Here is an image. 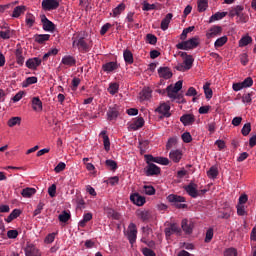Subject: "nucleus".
<instances>
[{
	"instance_id": "8",
	"label": "nucleus",
	"mask_w": 256,
	"mask_h": 256,
	"mask_svg": "<svg viewBox=\"0 0 256 256\" xmlns=\"http://www.w3.org/2000/svg\"><path fill=\"white\" fill-rule=\"evenodd\" d=\"M128 241L131 245L137 241V225L135 223H130L128 226Z\"/></svg>"
},
{
	"instance_id": "48",
	"label": "nucleus",
	"mask_w": 256,
	"mask_h": 256,
	"mask_svg": "<svg viewBox=\"0 0 256 256\" xmlns=\"http://www.w3.org/2000/svg\"><path fill=\"white\" fill-rule=\"evenodd\" d=\"M15 125H21V117H12L8 120V126L15 127Z\"/></svg>"
},
{
	"instance_id": "20",
	"label": "nucleus",
	"mask_w": 256,
	"mask_h": 256,
	"mask_svg": "<svg viewBox=\"0 0 256 256\" xmlns=\"http://www.w3.org/2000/svg\"><path fill=\"white\" fill-rule=\"evenodd\" d=\"M119 117V107H109L107 111V119L108 121H115Z\"/></svg>"
},
{
	"instance_id": "35",
	"label": "nucleus",
	"mask_w": 256,
	"mask_h": 256,
	"mask_svg": "<svg viewBox=\"0 0 256 256\" xmlns=\"http://www.w3.org/2000/svg\"><path fill=\"white\" fill-rule=\"evenodd\" d=\"M37 193V190L35 188H24L21 192L22 197H33Z\"/></svg>"
},
{
	"instance_id": "43",
	"label": "nucleus",
	"mask_w": 256,
	"mask_h": 256,
	"mask_svg": "<svg viewBox=\"0 0 256 256\" xmlns=\"http://www.w3.org/2000/svg\"><path fill=\"white\" fill-rule=\"evenodd\" d=\"M251 41H253V38H251L250 36H244L239 41V47H247V45H249Z\"/></svg>"
},
{
	"instance_id": "30",
	"label": "nucleus",
	"mask_w": 256,
	"mask_h": 256,
	"mask_svg": "<svg viewBox=\"0 0 256 256\" xmlns=\"http://www.w3.org/2000/svg\"><path fill=\"white\" fill-rule=\"evenodd\" d=\"M25 11H27L26 6H17L13 10L12 17H14V19H18V17H21Z\"/></svg>"
},
{
	"instance_id": "17",
	"label": "nucleus",
	"mask_w": 256,
	"mask_h": 256,
	"mask_svg": "<svg viewBox=\"0 0 256 256\" xmlns=\"http://www.w3.org/2000/svg\"><path fill=\"white\" fill-rule=\"evenodd\" d=\"M158 75L162 79H171V77H173V72L169 67H160L158 69Z\"/></svg>"
},
{
	"instance_id": "55",
	"label": "nucleus",
	"mask_w": 256,
	"mask_h": 256,
	"mask_svg": "<svg viewBox=\"0 0 256 256\" xmlns=\"http://www.w3.org/2000/svg\"><path fill=\"white\" fill-rule=\"evenodd\" d=\"M237 255H238L237 250L233 247L227 248L224 251V256H237Z\"/></svg>"
},
{
	"instance_id": "61",
	"label": "nucleus",
	"mask_w": 256,
	"mask_h": 256,
	"mask_svg": "<svg viewBox=\"0 0 256 256\" xmlns=\"http://www.w3.org/2000/svg\"><path fill=\"white\" fill-rule=\"evenodd\" d=\"M76 203L78 209H85V200L83 199V197L78 196L76 199Z\"/></svg>"
},
{
	"instance_id": "51",
	"label": "nucleus",
	"mask_w": 256,
	"mask_h": 256,
	"mask_svg": "<svg viewBox=\"0 0 256 256\" xmlns=\"http://www.w3.org/2000/svg\"><path fill=\"white\" fill-rule=\"evenodd\" d=\"M106 167H109L111 171H116L117 169V162L111 159L106 160L105 162Z\"/></svg>"
},
{
	"instance_id": "52",
	"label": "nucleus",
	"mask_w": 256,
	"mask_h": 256,
	"mask_svg": "<svg viewBox=\"0 0 256 256\" xmlns=\"http://www.w3.org/2000/svg\"><path fill=\"white\" fill-rule=\"evenodd\" d=\"M26 25H28V27L35 25V16H33V14L26 15Z\"/></svg>"
},
{
	"instance_id": "26",
	"label": "nucleus",
	"mask_w": 256,
	"mask_h": 256,
	"mask_svg": "<svg viewBox=\"0 0 256 256\" xmlns=\"http://www.w3.org/2000/svg\"><path fill=\"white\" fill-rule=\"evenodd\" d=\"M32 109L34 111H43V102L39 97L32 98Z\"/></svg>"
},
{
	"instance_id": "16",
	"label": "nucleus",
	"mask_w": 256,
	"mask_h": 256,
	"mask_svg": "<svg viewBox=\"0 0 256 256\" xmlns=\"http://www.w3.org/2000/svg\"><path fill=\"white\" fill-rule=\"evenodd\" d=\"M161 168L155 164H149L146 167V175L147 177H153V175H160Z\"/></svg>"
},
{
	"instance_id": "28",
	"label": "nucleus",
	"mask_w": 256,
	"mask_h": 256,
	"mask_svg": "<svg viewBox=\"0 0 256 256\" xmlns=\"http://www.w3.org/2000/svg\"><path fill=\"white\" fill-rule=\"evenodd\" d=\"M125 9H126L125 3H120L116 8L112 10V13H110V15H112V17H119V15H121V13L125 11Z\"/></svg>"
},
{
	"instance_id": "12",
	"label": "nucleus",
	"mask_w": 256,
	"mask_h": 256,
	"mask_svg": "<svg viewBox=\"0 0 256 256\" xmlns=\"http://www.w3.org/2000/svg\"><path fill=\"white\" fill-rule=\"evenodd\" d=\"M43 60H41V58L38 57H34V58H29L26 61V67L28 69H32L33 71L37 70V67H39L41 65Z\"/></svg>"
},
{
	"instance_id": "53",
	"label": "nucleus",
	"mask_w": 256,
	"mask_h": 256,
	"mask_svg": "<svg viewBox=\"0 0 256 256\" xmlns=\"http://www.w3.org/2000/svg\"><path fill=\"white\" fill-rule=\"evenodd\" d=\"M146 41L150 45H155V43H157V36L153 35V34H147L146 35Z\"/></svg>"
},
{
	"instance_id": "46",
	"label": "nucleus",
	"mask_w": 256,
	"mask_h": 256,
	"mask_svg": "<svg viewBox=\"0 0 256 256\" xmlns=\"http://www.w3.org/2000/svg\"><path fill=\"white\" fill-rule=\"evenodd\" d=\"M35 83H37V77L35 76H31L28 77L23 83V87H29V85H35Z\"/></svg>"
},
{
	"instance_id": "42",
	"label": "nucleus",
	"mask_w": 256,
	"mask_h": 256,
	"mask_svg": "<svg viewBox=\"0 0 256 256\" xmlns=\"http://www.w3.org/2000/svg\"><path fill=\"white\" fill-rule=\"evenodd\" d=\"M108 93H110V95H115L117 93H119V84L117 83H110L109 87H108Z\"/></svg>"
},
{
	"instance_id": "62",
	"label": "nucleus",
	"mask_w": 256,
	"mask_h": 256,
	"mask_svg": "<svg viewBox=\"0 0 256 256\" xmlns=\"http://www.w3.org/2000/svg\"><path fill=\"white\" fill-rule=\"evenodd\" d=\"M53 241H55V233L48 234L44 239V242L48 245H50V243H53Z\"/></svg>"
},
{
	"instance_id": "37",
	"label": "nucleus",
	"mask_w": 256,
	"mask_h": 256,
	"mask_svg": "<svg viewBox=\"0 0 256 256\" xmlns=\"http://www.w3.org/2000/svg\"><path fill=\"white\" fill-rule=\"evenodd\" d=\"M137 217H139V219H141L142 221H149V219L151 218V213H149V211L147 210L138 211Z\"/></svg>"
},
{
	"instance_id": "36",
	"label": "nucleus",
	"mask_w": 256,
	"mask_h": 256,
	"mask_svg": "<svg viewBox=\"0 0 256 256\" xmlns=\"http://www.w3.org/2000/svg\"><path fill=\"white\" fill-rule=\"evenodd\" d=\"M207 175L209 179H217V176L219 175V168L217 166H212L208 171Z\"/></svg>"
},
{
	"instance_id": "60",
	"label": "nucleus",
	"mask_w": 256,
	"mask_h": 256,
	"mask_svg": "<svg viewBox=\"0 0 256 256\" xmlns=\"http://www.w3.org/2000/svg\"><path fill=\"white\" fill-rule=\"evenodd\" d=\"M48 194L51 197H55V195H57V185L52 184L49 188H48Z\"/></svg>"
},
{
	"instance_id": "21",
	"label": "nucleus",
	"mask_w": 256,
	"mask_h": 256,
	"mask_svg": "<svg viewBox=\"0 0 256 256\" xmlns=\"http://www.w3.org/2000/svg\"><path fill=\"white\" fill-rule=\"evenodd\" d=\"M180 121H181V123H183V125L185 127H187L189 125H193L195 123V115H193V114H184L180 117Z\"/></svg>"
},
{
	"instance_id": "58",
	"label": "nucleus",
	"mask_w": 256,
	"mask_h": 256,
	"mask_svg": "<svg viewBox=\"0 0 256 256\" xmlns=\"http://www.w3.org/2000/svg\"><path fill=\"white\" fill-rule=\"evenodd\" d=\"M67 165L65 162H59L58 165L54 168L55 173H61V171H65Z\"/></svg>"
},
{
	"instance_id": "3",
	"label": "nucleus",
	"mask_w": 256,
	"mask_h": 256,
	"mask_svg": "<svg viewBox=\"0 0 256 256\" xmlns=\"http://www.w3.org/2000/svg\"><path fill=\"white\" fill-rule=\"evenodd\" d=\"M169 203H173L174 206H176L177 209H186L187 204H182L185 203V197L175 195V194H170L167 197Z\"/></svg>"
},
{
	"instance_id": "56",
	"label": "nucleus",
	"mask_w": 256,
	"mask_h": 256,
	"mask_svg": "<svg viewBox=\"0 0 256 256\" xmlns=\"http://www.w3.org/2000/svg\"><path fill=\"white\" fill-rule=\"evenodd\" d=\"M154 163L159 165H169V160L165 157H156Z\"/></svg>"
},
{
	"instance_id": "23",
	"label": "nucleus",
	"mask_w": 256,
	"mask_h": 256,
	"mask_svg": "<svg viewBox=\"0 0 256 256\" xmlns=\"http://www.w3.org/2000/svg\"><path fill=\"white\" fill-rule=\"evenodd\" d=\"M117 69H119L117 62H107L102 66V70L105 73H113V71H117Z\"/></svg>"
},
{
	"instance_id": "33",
	"label": "nucleus",
	"mask_w": 256,
	"mask_h": 256,
	"mask_svg": "<svg viewBox=\"0 0 256 256\" xmlns=\"http://www.w3.org/2000/svg\"><path fill=\"white\" fill-rule=\"evenodd\" d=\"M204 94L206 99H212L213 98V90L211 89V83L206 82L203 86Z\"/></svg>"
},
{
	"instance_id": "10",
	"label": "nucleus",
	"mask_w": 256,
	"mask_h": 256,
	"mask_svg": "<svg viewBox=\"0 0 256 256\" xmlns=\"http://www.w3.org/2000/svg\"><path fill=\"white\" fill-rule=\"evenodd\" d=\"M169 111H171V106L166 103H163L158 108H156V113H159L161 115V118L171 117V112Z\"/></svg>"
},
{
	"instance_id": "7",
	"label": "nucleus",
	"mask_w": 256,
	"mask_h": 256,
	"mask_svg": "<svg viewBox=\"0 0 256 256\" xmlns=\"http://www.w3.org/2000/svg\"><path fill=\"white\" fill-rule=\"evenodd\" d=\"M183 89V81L179 80L175 83V85H169L166 88L168 97H175V93H179V90Z\"/></svg>"
},
{
	"instance_id": "11",
	"label": "nucleus",
	"mask_w": 256,
	"mask_h": 256,
	"mask_svg": "<svg viewBox=\"0 0 256 256\" xmlns=\"http://www.w3.org/2000/svg\"><path fill=\"white\" fill-rule=\"evenodd\" d=\"M185 191L190 195V197H193V199H197L200 195L199 190H197V184L193 182L185 187Z\"/></svg>"
},
{
	"instance_id": "57",
	"label": "nucleus",
	"mask_w": 256,
	"mask_h": 256,
	"mask_svg": "<svg viewBox=\"0 0 256 256\" xmlns=\"http://www.w3.org/2000/svg\"><path fill=\"white\" fill-rule=\"evenodd\" d=\"M43 207H45V203L39 202L36 209L34 210V217H37V215H41V211H43Z\"/></svg>"
},
{
	"instance_id": "32",
	"label": "nucleus",
	"mask_w": 256,
	"mask_h": 256,
	"mask_svg": "<svg viewBox=\"0 0 256 256\" xmlns=\"http://www.w3.org/2000/svg\"><path fill=\"white\" fill-rule=\"evenodd\" d=\"M100 135H102L103 138V145L105 151H109L111 149V141L109 140V136H107V131H102Z\"/></svg>"
},
{
	"instance_id": "45",
	"label": "nucleus",
	"mask_w": 256,
	"mask_h": 256,
	"mask_svg": "<svg viewBox=\"0 0 256 256\" xmlns=\"http://www.w3.org/2000/svg\"><path fill=\"white\" fill-rule=\"evenodd\" d=\"M58 219L61 223H67L69 219H71V214H69L67 211H63L59 216Z\"/></svg>"
},
{
	"instance_id": "27",
	"label": "nucleus",
	"mask_w": 256,
	"mask_h": 256,
	"mask_svg": "<svg viewBox=\"0 0 256 256\" xmlns=\"http://www.w3.org/2000/svg\"><path fill=\"white\" fill-rule=\"evenodd\" d=\"M123 57L126 65H133L134 59H133V53L131 52V50L129 49L124 50Z\"/></svg>"
},
{
	"instance_id": "5",
	"label": "nucleus",
	"mask_w": 256,
	"mask_h": 256,
	"mask_svg": "<svg viewBox=\"0 0 256 256\" xmlns=\"http://www.w3.org/2000/svg\"><path fill=\"white\" fill-rule=\"evenodd\" d=\"M59 0H42V9L44 11H55L59 9Z\"/></svg>"
},
{
	"instance_id": "44",
	"label": "nucleus",
	"mask_w": 256,
	"mask_h": 256,
	"mask_svg": "<svg viewBox=\"0 0 256 256\" xmlns=\"http://www.w3.org/2000/svg\"><path fill=\"white\" fill-rule=\"evenodd\" d=\"M243 6H236L234 9L230 11L231 17H239L243 13Z\"/></svg>"
},
{
	"instance_id": "49",
	"label": "nucleus",
	"mask_w": 256,
	"mask_h": 256,
	"mask_svg": "<svg viewBox=\"0 0 256 256\" xmlns=\"http://www.w3.org/2000/svg\"><path fill=\"white\" fill-rule=\"evenodd\" d=\"M134 15H135V13H133V12H129L127 14L126 21L128 22V29H133V27H134V24H133V21H134L133 17H134Z\"/></svg>"
},
{
	"instance_id": "24",
	"label": "nucleus",
	"mask_w": 256,
	"mask_h": 256,
	"mask_svg": "<svg viewBox=\"0 0 256 256\" xmlns=\"http://www.w3.org/2000/svg\"><path fill=\"white\" fill-rule=\"evenodd\" d=\"M169 157L173 163H179L183 158V152L181 150H172L170 151Z\"/></svg>"
},
{
	"instance_id": "34",
	"label": "nucleus",
	"mask_w": 256,
	"mask_h": 256,
	"mask_svg": "<svg viewBox=\"0 0 256 256\" xmlns=\"http://www.w3.org/2000/svg\"><path fill=\"white\" fill-rule=\"evenodd\" d=\"M224 17H227V12H217L210 17L209 23H213L214 21H221V19Z\"/></svg>"
},
{
	"instance_id": "1",
	"label": "nucleus",
	"mask_w": 256,
	"mask_h": 256,
	"mask_svg": "<svg viewBox=\"0 0 256 256\" xmlns=\"http://www.w3.org/2000/svg\"><path fill=\"white\" fill-rule=\"evenodd\" d=\"M199 47V38L193 37L187 41H182L176 44V49H180L182 51H191V49H197Z\"/></svg>"
},
{
	"instance_id": "25",
	"label": "nucleus",
	"mask_w": 256,
	"mask_h": 256,
	"mask_svg": "<svg viewBox=\"0 0 256 256\" xmlns=\"http://www.w3.org/2000/svg\"><path fill=\"white\" fill-rule=\"evenodd\" d=\"M173 19V14L168 13L164 19L161 21V29L162 31H167L169 29V23H171V20Z\"/></svg>"
},
{
	"instance_id": "9",
	"label": "nucleus",
	"mask_w": 256,
	"mask_h": 256,
	"mask_svg": "<svg viewBox=\"0 0 256 256\" xmlns=\"http://www.w3.org/2000/svg\"><path fill=\"white\" fill-rule=\"evenodd\" d=\"M223 33V28L221 26H212L206 33L207 39H215Z\"/></svg>"
},
{
	"instance_id": "13",
	"label": "nucleus",
	"mask_w": 256,
	"mask_h": 256,
	"mask_svg": "<svg viewBox=\"0 0 256 256\" xmlns=\"http://www.w3.org/2000/svg\"><path fill=\"white\" fill-rule=\"evenodd\" d=\"M181 227L186 235H191V233H193V228L195 227V224L192 221L183 219L181 222Z\"/></svg>"
},
{
	"instance_id": "29",
	"label": "nucleus",
	"mask_w": 256,
	"mask_h": 256,
	"mask_svg": "<svg viewBox=\"0 0 256 256\" xmlns=\"http://www.w3.org/2000/svg\"><path fill=\"white\" fill-rule=\"evenodd\" d=\"M143 125H145V120L143 119V117H139L133 121V123L131 124V129H133V131H137L138 129H141Z\"/></svg>"
},
{
	"instance_id": "15",
	"label": "nucleus",
	"mask_w": 256,
	"mask_h": 256,
	"mask_svg": "<svg viewBox=\"0 0 256 256\" xmlns=\"http://www.w3.org/2000/svg\"><path fill=\"white\" fill-rule=\"evenodd\" d=\"M153 90L149 87H144L139 93V101H149L153 97Z\"/></svg>"
},
{
	"instance_id": "63",
	"label": "nucleus",
	"mask_w": 256,
	"mask_h": 256,
	"mask_svg": "<svg viewBox=\"0 0 256 256\" xmlns=\"http://www.w3.org/2000/svg\"><path fill=\"white\" fill-rule=\"evenodd\" d=\"M242 85H243L244 88H246V87H252V86H253V78H251V77L246 78V79L242 82Z\"/></svg>"
},
{
	"instance_id": "19",
	"label": "nucleus",
	"mask_w": 256,
	"mask_h": 256,
	"mask_svg": "<svg viewBox=\"0 0 256 256\" xmlns=\"http://www.w3.org/2000/svg\"><path fill=\"white\" fill-rule=\"evenodd\" d=\"M24 251L26 256H41V252L33 244H28Z\"/></svg>"
},
{
	"instance_id": "31",
	"label": "nucleus",
	"mask_w": 256,
	"mask_h": 256,
	"mask_svg": "<svg viewBox=\"0 0 256 256\" xmlns=\"http://www.w3.org/2000/svg\"><path fill=\"white\" fill-rule=\"evenodd\" d=\"M15 57H16V63L20 66H23V63H25V57H23V49L21 48L16 49Z\"/></svg>"
},
{
	"instance_id": "39",
	"label": "nucleus",
	"mask_w": 256,
	"mask_h": 256,
	"mask_svg": "<svg viewBox=\"0 0 256 256\" xmlns=\"http://www.w3.org/2000/svg\"><path fill=\"white\" fill-rule=\"evenodd\" d=\"M13 37V31L11 29H6L4 31H0V39L9 40Z\"/></svg>"
},
{
	"instance_id": "47",
	"label": "nucleus",
	"mask_w": 256,
	"mask_h": 256,
	"mask_svg": "<svg viewBox=\"0 0 256 256\" xmlns=\"http://www.w3.org/2000/svg\"><path fill=\"white\" fill-rule=\"evenodd\" d=\"M143 193H145V195H155V187L152 185H144Z\"/></svg>"
},
{
	"instance_id": "41",
	"label": "nucleus",
	"mask_w": 256,
	"mask_h": 256,
	"mask_svg": "<svg viewBox=\"0 0 256 256\" xmlns=\"http://www.w3.org/2000/svg\"><path fill=\"white\" fill-rule=\"evenodd\" d=\"M207 7H209V2L207 0H199L198 1L199 13H203V11H207Z\"/></svg>"
},
{
	"instance_id": "4",
	"label": "nucleus",
	"mask_w": 256,
	"mask_h": 256,
	"mask_svg": "<svg viewBox=\"0 0 256 256\" xmlns=\"http://www.w3.org/2000/svg\"><path fill=\"white\" fill-rule=\"evenodd\" d=\"M42 28L44 31H48L50 33H53L55 31V24L47 18L45 14L40 15Z\"/></svg>"
},
{
	"instance_id": "40",
	"label": "nucleus",
	"mask_w": 256,
	"mask_h": 256,
	"mask_svg": "<svg viewBox=\"0 0 256 256\" xmlns=\"http://www.w3.org/2000/svg\"><path fill=\"white\" fill-rule=\"evenodd\" d=\"M227 41H228L227 36H222V37L218 38L214 43L215 49H219V47H223V45H225V43H227Z\"/></svg>"
},
{
	"instance_id": "22",
	"label": "nucleus",
	"mask_w": 256,
	"mask_h": 256,
	"mask_svg": "<svg viewBox=\"0 0 256 256\" xmlns=\"http://www.w3.org/2000/svg\"><path fill=\"white\" fill-rule=\"evenodd\" d=\"M62 65H66V67H75L77 65V59L71 55H65L61 60Z\"/></svg>"
},
{
	"instance_id": "38",
	"label": "nucleus",
	"mask_w": 256,
	"mask_h": 256,
	"mask_svg": "<svg viewBox=\"0 0 256 256\" xmlns=\"http://www.w3.org/2000/svg\"><path fill=\"white\" fill-rule=\"evenodd\" d=\"M195 62V59L193 58V56H187V58H184L183 64L186 70L189 71V69H191V67H193V63Z\"/></svg>"
},
{
	"instance_id": "59",
	"label": "nucleus",
	"mask_w": 256,
	"mask_h": 256,
	"mask_svg": "<svg viewBox=\"0 0 256 256\" xmlns=\"http://www.w3.org/2000/svg\"><path fill=\"white\" fill-rule=\"evenodd\" d=\"M211 239H213V228H210L206 232L205 243H211Z\"/></svg>"
},
{
	"instance_id": "18",
	"label": "nucleus",
	"mask_w": 256,
	"mask_h": 256,
	"mask_svg": "<svg viewBox=\"0 0 256 256\" xmlns=\"http://www.w3.org/2000/svg\"><path fill=\"white\" fill-rule=\"evenodd\" d=\"M35 43H38V45H45L49 39H51L50 34H35L33 37Z\"/></svg>"
},
{
	"instance_id": "6",
	"label": "nucleus",
	"mask_w": 256,
	"mask_h": 256,
	"mask_svg": "<svg viewBox=\"0 0 256 256\" xmlns=\"http://www.w3.org/2000/svg\"><path fill=\"white\" fill-rule=\"evenodd\" d=\"M166 239H170L171 235L176 234V235H181V229L179 228V225L176 223L170 224L168 227L165 228L164 230Z\"/></svg>"
},
{
	"instance_id": "54",
	"label": "nucleus",
	"mask_w": 256,
	"mask_h": 256,
	"mask_svg": "<svg viewBox=\"0 0 256 256\" xmlns=\"http://www.w3.org/2000/svg\"><path fill=\"white\" fill-rule=\"evenodd\" d=\"M181 137L184 143H191V141H193V137L189 132H184Z\"/></svg>"
},
{
	"instance_id": "64",
	"label": "nucleus",
	"mask_w": 256,
	"mask_h": 256,
	"mask_svg": "<svg viewBox=\"0 0 256 256\" xmlns=\"http://www.w3.org/2000/svg\"><path fill=\"white\" fill-rule=\"evenodd\" d=\"M142 253L145 256H157V254H155V252L149 248H143Z\"/></svg>"
},
{
	"instance_id": "50",
	"label": "nucleus",
	"mask_w": 256,
	"mask_h": 256,
	"mask_svg": "<svg viewBox=\"0 0 256 256\" xmlns=\"http://www.w3.org/2000/svg\"><path fill=\"white\" fill-rule=\"evenodd\" d=\"M241 133L244 137H247L251 133V123L244 124Z\"/></svg>"
},
{
	"instance_id": "14",
	"label": "nucleus",
	"mask_w": 256,
	"mask_h": 256,
	"mask_svg": "<svg viewBox=\"0 0 256 256\" xmlns=\"http://www.w3.org/2000/svg\"><path fill=\"white\" fill-rule=\"evenodd\" d=\"M130 201L137 205L138 207H143L145 205L146 200L144 196L139 195V193H134L130 195Z\"/></svg>"
},
{
	"instance_id": "2",
	"label": "nucleus",
	"mask_w": 256,
	"mask_h": 256,
	"mask_svg": "<svg viewBox=\"0 0 256 256\" xmlns=\"http://www.w3.org/2000/svg\"><path fill=\"white\" fill-rule=\"evenodd\" d=\"M73 47H77V49L80 51V53H89L91 51V46H89V43H87V40L85 37L78 35L73 43Z\"/></svg>"
}]
</instances>
